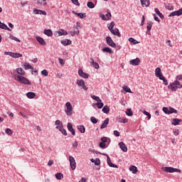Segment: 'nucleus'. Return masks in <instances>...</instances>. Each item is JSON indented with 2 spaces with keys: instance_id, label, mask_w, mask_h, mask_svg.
Listing matches in <instances>:
<instances>
[{
  "instance_id": "nucleus-1",
  "label": "nucleus",
  "mask_w": 182,
  "mask_h": 182,
  "mask_svg": "<svg viewBox=\"0 0 182 182\" xmlns=\"http://www.w3.org/2000/svg\"><path fill=\"white\" fill-rule=\"evenodd\" d=\"M172 92H176L177 89L182 88V75L176 76V80L168 86Z\"/></svg>"
},
{
  "instance_id": "nucleus-2",
  "label": "nucleus",
  "mask_w": 182,
  "mask_h": 182,
  "mask_svg": "<svg viewBox=\"0 0 182 182\" xmlns=\"http://www.w3.org/2000/svg\"><path fill=\"white\" fill-rule=\"evenodd\" d=\"M16 80L20 83H22L23 85H31V81H29L28 78L21 75H17Z\"/></svg>"
},
{
  "instance_id": "nucleus-3",
  "label": "nucleus",
  "mask_w": 182,
  "mask_h": 182,
  "mask_svg": "<svg viewBox=\"0 0 182 182\" xmlns=\"http://www.w3.org/2000/svg\"><path fill=\"white\" fill-rule=\"evenodd\" d=\"M166 173H181V170L173 167H164L162 168Z\"/></svg>"
},
{
  "instance_id": "nucleus-4",
  "label": "nucleus",
  "mask_w": 182,
  "mask_h": 182,
  "mask_svg": "<svg viewBox=\"0 0 182 182\" xmlns=\"http://www.w3.org/2000/svg\"><path fill=\"white\" fill-rule=\"evenodd\" d=\"M65 106L67 109L65 110L67 116H72V112H73V107H72V105L70 102L65 103Z\"/></svg>"
},
{
  "instance_id": "nucleus-5",
  "label": "nucleus",
  "mask_w": 182,
  "mask_h": 182,
  "mask_svg": "<svg viewBox=\"0 0 182 182\" xmlns=\"http://www.w3.org/2000/svg\"><path fill=\"white\" fill-rule=\"evenodd\" d=\"M69 161L71 169L76 170V161L75 160V158L72 156H69Z\"/></svg>"
},
{
  "instance_id": "nucleus-6",
  "label": "nucleus",
  "mask_w": 182,
  "mask_h": 182,
  "mask_svg": "<svg viewBox=\"0 0 182 182\" xmlns=\"http://www.w3.org/2000/svg\"><path fill=\"white\" fill-rule=\"evenodd\" d=\"M76 85H77V86H80V87H82L83 89V90H87V87H86V85L85 84V80H77Z\"/></svg>"
},
{
  "instance_id": "nucleus-7",
  "label": "nucleus",
  "mask_w": 182,
  "mask_h": 182,
  "mask_svg": "<svg viewBox=\"0 0 182 182\" xmlns=\"http://www.w3.org/2000/svg\"><path fill=\"white\" fill-rule=\"evenodd\" d=\"M106 42L107 45H109V46H111L112 48H116V43H114V42L112 39V37L107 36L106 38Z\"/></svg>"
},
{
  "instance_id": "nucleus-8",
  "label": "nucleus",
  "mask_w": 182,
  "mask_h": 182,
  "mask_svg": "<svg viewBox=\"0 0 182 182\" xmlns=\"http://www.w3.org/2000/svg\"><path fill=\"white\" fill-rule=\"evenodd\" d=\"M155 75L156 77H159V79H164V75L161 73V68H157L155 70Z\"/></svg>"
},
{
  "instance_id": "nucleus-9",
  "label": "nucleus",
  "mask_w": 182,
  "mask_h": 182,
  "mask_svg": "<svg viewBox=\"0 0 182 182\" xmlns=\"http://www.w3.org/2000/svg\"><path fill=\"white\" fill-rule=\"evenodd\" d=\"M67 127H68V129L69 130V132H70V133H72L73 136H75L76 132L75 131V129H73V125L72 124V123L68 122Z\"/></svg>"
},
{
  "instance_id": "nucleus-10",
  "label": "nucleus",
  "mask_w": 182,
  "mask_h": 182,
  "mask_svg": "<svg viewBox=\"0 0 182 182\" xmlns=\"http://www.w3.org/2000/svg\"><path fill=\"white\" fill-rule=\"evenodd\" d=\"M78 75L80 77H83L84 79H87L89 77V74L83 72L82 69L78 70Z\"/></svg>"
},
{
  "instance_id": "nucleus-11",
  "label": "nucleus",
  "mask_w": 182,
  "mask_h": 182,
  "mask_svg": "<svg viewBox=\"0 0 182 182\" xmlns=\"http://www.w3.org/2000/svg\"><path fill=\"white\" fill-rule=\"evenodd\" d=\"M130 65H132V66H139L140 63V58H136V59L131 60L129 61Z\"/></svg>"
},
{
  "instance_id": "nucleus-12",
  "label": "nucleus",
  "mask_w": 182,
  "mask_h": 182,
  "mask_svg": "<svg viewBox=\"0 0 182 182\" xmlns=\"http://www.w3.org/2000/svg\"><path fill=\"white\" fill-rule=\"evenodd\" d=\"M181 15H182V8L178 11H173L170 14L169 16H180Z\"/></svg>"
},
{
  "instance_id": "nucleus-13",
  "label": "nucleus",
  "mask_w": 182,
  "mask_h": 182,
  "mask_svg": "<svg viewBox=\"0 0 182 182\" xmlns=\"http://www.w3.org/2000/svg\"><path fill=\"white\" fill-rule=\"evenodd\" d=\"M33 14H35L36 15H44V16H46L47 14L46 11H43V10H39L37 9H33Z\"/></svg>"
},
{
  "instance_id": "nucleus-14",
  "label": "nucleus",
  "mask_w": 182,
  "mask_h": 182,
  "mask_svg": "<svg viewBox=\"0 0 182 182\" xmlns=\"http://www.w3.org/2000/svg\"><path fill=\"white\" fill-rule=\"evenodd\" d=\"M119 146L122 151H124V153H127V146H126V144H124V142H119Z\"/></svg>"
},
{
  "instance_id": "nucleus-15",
  "label": "nucleus",
  "mask_w": 182,
  "mask_h": 182,
  "mask_svg": "<svg viewBox=\"0 0 182 182\" xmlns=\"http://www.w3.org/2000/svg\"><path fill=\"white\" fill-rule=\"evenodd\" d=\"M47 4L46 0H36L38 6H46Z\"/></svg>"
},
{
  "instance_id": "nucleus-16",
  "label": "nucleus",
  "mask_w": 182,
  "mask_h": 182,
  "mask_svg": "<svg viewBox=\"0 0 182 182\" xmlns=\"http://www.w3.org/2000/svg\"><path fill=\"white\" fill-rule=\"evenodd\" d=\"M110 32L112 33V35H115L116 36H118L120 38L122 36V34H120V32L119 31V28H114L110 31Z\"/></svg>"
},
{
  "instance_id": "nucleus-17",
  "label": "nucleus",
  "mask_w": 182,
  "mask_h": 182,
  "mask_svg": "<svg viewBox=\"0 0 182 182\" xmlns=\"http://www.w3.org/2000/svg\"><path fill=\"white\" fill-rule=\"evenodd\" d=\"M73 14H74V15H77V16H79L80 19H85V18H86V14L85 13H77L76 11H73Z\"/></svg>"
},
{
  "instance_id": "nucleus-18",
  "label": "nucleus",
  "mask_w": 182,
  "mask_h": 182,
  "mask_svg": "<svg viewBox=\"0 0 182 182\" xmlns=\"http://www.w3.org/2000/svg\"><path fill=\"white\" fill-rule=\"evenodd\" d=\"M171 122L173 126H177V125L180 124L181 119H179L177 118H173V119H171Z\"/></svg>"
},
{
  "instance_id": "nucleus-19",
  "label": "nucleus",
  "mask_w": 182,
  "mask_h": 182,
  "mask_svg": "<svg viewBox=\"0 0 182 182\" xmlns=\"http://www.w3.org/2000/svg\"><path fill=\"white\" fill-rule=\"evenodd\" d=\"M101 18L104 21H109V19H110V18H112V14L107 13L106 15H102Z\"/></svg>"
},
{
  "instance_id": "nucleus-20",
  "label": "nucleus",
  "mask_w": 182,
  "mask_h": 182,
  "mask_svg": "<svg viewBox=\"0 0 182 182\" xmlns=\"http://www.w3.org/2000/svg\"><path fill=\"white\" fill-rule=\"evenodd\" d=\"M36 40L38 42V43H40L41 45H43V46H45L46 45V41H45V40L43 38L36 37Z\"/></svg>"
},
{
  "instance_id": "nucleus-21",
  "label": "nucleus",
  "mask_w": 182,
  "mask_h": 182,
  "mask_svg": "<svg viewBox=\"0 0 182 182\" xmlns=\"http://www.w3.org/2000/svg\"><path fill=\"white\" fill-rule=\"evenodd\" d=\"M61 43L64 46H68V45H72V41L69 39L63 40L61 41Z\"/></svg>"
},
{
  "instance_id": "nucleus-22",
  "label": "nucleus",
  "mask_w": 182,
  "mask_h": 182,
  "mask_svg": "<svg viewBox=\"0 0 182 182\" xmlns=\"http://www.w3.org/2000/svg\"><path fill=\"white\" fill-rule=\"evenodd\" d=\"M141 4L142 6H150V0H141Z\"/></svg>"
},
{
  "instance_id": "nucleus-23",
  "label": "nucleus",
  "mask_w": 182,
  "mask_h": 182,
  "mask_svg": "<svg viewBox=\"0 0 182 182\" xmlns=\"http://www.w3.org/2000/svg\"><path fill=\"white\" fill-rule=\"evenodd\" d=\"M0 28H1V29H5V31H11V28H9V26H6V24L2 23L1 21H0Z\"/></svg>"
},
{
  "instance_id": "nucleus-24",
  "label": "nucleus",
  "mask_w": 182,
  "mask_h": 182,
  "mask_svg": "<svg viewBox=\"0 0 182 182\" xmlns=\"http://www.w3.org/2000/svg\"><path fill=\"white\" fill-rule=\"evenodd\" d=\"M43 33L44 35H46L47 36H50V37L53 36V33L50 29H45Z\"/></svg>"
},
{
  "instance_id": "nucleus-25",
  "label": "nucleus",
  "mask_w": 182,
  "mask_h": 182,
  "mask_svg": "<svg viewBox=\"0 0 182 182\" xmlns=\"http://www.w3.org/2000/svg\"><path fill=\"white\" fill-rule=\"evenodd\" d=\"M26 96L28 99H35V97H36V94H35V92H29L26 94Z\"/></svg>"
},
{
  "instance_id": "nucleus-26",
  "label": "nucleus",
  "mask_w": 182,
  "mask_h": 182,
  "mask_svg": "<svg viewBox=\"0 0 182 182\" xmlns=\"http://www.w3.org/2000/svg\"><path fill=\"white\" fill-rule=\"evenodd\" d=\"M55 124H56V129H58L59 130V129H60L61 127H63V123H62V122H60V120L57 119L55 121Z\"/></svg>"
},
{
  "instance_id": "nucleus-27",
  "label": "nucleus",
  "mask_w": 182,
  "mask_h": 182,
  "mask_svg": "<svg viewBox=\"0 0 182 182\" xmlns=\"http://www.w3.org/2000/svg\"><path fill=\"white\" fill-rule=\"evenodd\" d=\"M107 124H109V118L105 119L103 124L100 127V129H105V127H107Z\"/></svg>"
},
{
  "instance_id": "nucleus-28",
  "label": "nucleus",
  "mask_w": 182,
  "mask_h": 182,
  "mask_svg": "<svg viewBox=\"0 0 182 182\" xmlns=\"http://www.w3.org/2000/svg\"><path fill=\"white\" fill-rule=\"evenodd\" d=\"M90 61H91V63H92L93 68H95V69H99V68H100L99 63L95 62V60H93V58H90Z\"/></svg>"
},
{
  "instance_id": "nucleus-29",
  "label": "nucleus",
  "mask_w": 182,
  "mask_h": 182,
  "mask_svg": "<svg viewBox=\"0 0 182 182\" xmlns=\"http://www.w3.org/2000/svg\"><path fill=\"white\" fill-rule=\"evenodd\" d=\"M155 13L156 14V15H158L159 16V18H161V19H164V16L163 15V14H161V12H160V10H159V9L156 8L154 9Z\"/></svg>"
},
{
  "instance_id": "nucleus-30",
  "label": "nucleus",
  "mask_w": 182,
  "mask_h": 182,
  "mask_svg": "<svg viewBox=\"0 0 182 182\" xmlns=\"http://www.w3.org/2000/svg\"><path fill=\"white\" fill-rule=\"evenodd\" d=\"M117 122L118 123H127V122H129V119H127V118L126 117H119L117 119Z\"/></svg>"
},
{
  "instance_id": "nucleus-31",
  "label": "nucleus",
  "mask_w": 182,
  "mask_h": 182,
  "mask_svg": "<svg viewBox=\"0 0 182 182\" xmlns=\"http://www.w3.org/2000/svg\"><path fill=\"white\" fill-rule=\"evenodd\" d=\"M58 36H65L66 35H68V31L63 29H61L59 31H58Z\"/></svg>"
},
{
  "instance_id": "nucleus-32",
  "label": "nucleus",
  "mask_w": 182,
  "mask_h": 182,
  "mask_svg": "<svg viewBox=\"0 0 182 182\" xmlns=\"http://www.w3.org/2000/svg\"><path fill=\"white\" fill-rule=\"evenodd\" d=\"M129 171H131L133 174H136V173H137V171H139V170H137V167H136L134 166H131L129 167Z\"/></svg>"
},
{
  "instance_id": "nucleus-33",
  "label": "nucleus",
  "mask_w": 182,
  "mask_h": 182,
  "mask_svg": "<svg viewBox=\"0 0 182 182\" xmlns=\"http://www.w3.org/2000/svg\"><path fill=\"white\" fill-rule=\"evenodd\" d=\"M77 129L80 130V133H85L86 132V129L85 128V126L83 125H78L77 127Z\"/></svg>"
},
{
  "instance_id": "nucleus-34",
  "label": "nucleus",
  "mask_w": 182,
  "mask_h": 182,
  "mask_svg": "<svg viewBox=\"0 0 182 182\" xmlns=\"http://www.w3.org/2000/svg\"><path fill=\"white\" fill-rule=\"evenodd\" d=\"M102 112H103V113H105L106 114H108L109 112H110V108L109 107V106L105 105L102 108Z\"/></svg>"
},
{
  "instance_id": "nucleus-35",
  "label": "nucleus",
  "mask_w": 182,
  "mask_h": 182,
  "mask_svg": "<svg viewBox=\"0 0 182 182\" xmlns=\"http://www.w3.org/2000/svg\"><path fill=\"white\" fill-rule=\"evenodd\" d=\"M166 9H168V11H173L174 9V6L170 4H165Z\"/></svg>"
},
{
  "instance_id": "nucleus-36",
  "label": "nucleus",
  "mask_w": 182,
  "mask_h": 182,
  "mask_svg": "<svg viewBox=\"0 0 182 182\" xmlns=\"http://www.w3.org/2000/svg\"><path fill=\"white\" fill-rule=\"evenodd\" d=\"M16 72L17 73H18V75H21L22 76H23L25 75V71L23 70V69L19 68L16 69Z\"/></svg>"
},
{
  "instance_id": "nucleus-37",
  "label": "nucleus",
  "mask_w": 182,
  "mask_h": 182,
  "mask_svg": "<svg viewBox=\"0 0 182 182\" xmlns=\"http://www.w3.org/2000/svg\"><path fill=\"white\" fill-rule=\"evenodd\" d=\"M11 58H22V54L19 53H12Z\"/></svg>"
},
{
  "instance_id": "nucleus-38",
  "label": "nucleus",
  "mask_w": 182,
  "mask_h": 182,
  "mask_svg": "<svg viewBox=\"0 0 182 182\" xmlns=\"http://www.w3.org/2000/svg\"><path fill=\"white\" fill-rule=\"evenodd\" d=\"M24 69L26 70H28V69H33V67H32V65H31L29 63H24Z\"/></svg>"
},
{
  "instance_id": "nucleus-39",
  "label": "nucleus",
  "mask_w": 182,
  "mask_h": 182,
  "mask_svg": "<svg viewBox=\"0 0 182 182\" xmlns=\"http://www.w3.org/2000/svg\"><path fill=\"white\" fill-rule=\"evenodd\" d=\"M59 132L62 133L64 136H68V132H66V129H63V127H61V128H59Z\"/></svg>"
},
{
  "instance_id": "nucleus-40",
  "label": "nucleus",
  "mask_w": 182,
  "mask_h": 182,
  "mask_svg": "<svg viewBox=\"0 0 182 182\" xmlns=\"http://www.w3.org/2000/svg\"><path fill=\"white\" fill-rule=\"evenodd\" d=\"M129 41L131 42V43H132L133 45H137V43H139V41L133 38H129Z\"/></svg>"
},
{
  "instance_id": "nucleus-41",
  "label": "nucleus",
  "mask_w": 182,
  "mask_h": 182,
  "mask_svg": "<svg viewBox=\"0 0 182 182\" xmlns=\"http://www.w3.org/2000/svg\"><path fill=\"white\" fill-rule=\"evenodd\" d=\"M102 52H107V53H113V51L109 47L104 48Z\"/></svg>"
},
{
  "instance_id": "nucleus-42",
  "label": "nucleus",
  "mask_w": 182,
  "mask_h": 182,
  "mask_svg": "<svg viewBox=\"0 0 182 182\" xmlns=\"http://www.w3.org/2000/svg\"><path fill=\"white\" fill-rule=\"evenodd\" d=\"M123 90H124V92H127V93H133V92H132V90H130V88L127 86H124L122 87Z\"/></svg>"
},
{
  "instance_id": "nucleus-43",
  "label": "nucleus",
  "mask_w": 182,
  "mask_h": 182,
  "mask_svg": "<svg viewBox=\"0 0 182 182\" xmlns=\"http://www.w3.org/2000/svg\"><path fill=\"white\" fill-rule=\"evenodd\" d=\"M55 178H57V180H62V178H63V174L60 173H57L55 174Z\"/></svg>"
},
{
  "instance_id": "nucleus-44",
  "label": "nucleus",
  "mask_w": 182,
  "mask_h": 182,
  "mask_svg": "<svg viewBox=\"0 0 182 182\" xmlns=\"http://www.w3.org/2000/svg\"><path fill=\"white\" fill-rule=\"evenodd\" d=\"M91 97L92 99H93V100H96V102H102V100H100V97L96 95H92Z\"/></svg>"
},
{
  "instance_id": "nucleus-45",
  "label": "nucleus",
  "mask_w": 182,
  "mask_h": 182,
  "mask_svg": "<svg viewBox=\"0 0 182 182\" xmlns=\"http://www.w3.org/2000/svg\"><path fill=\"white\" fill-rule=\"evenodd\" d=\"M9 38H10V39H12V41H15L16 42H21V40H19V38L11 35V34H10Z\"/></svg>"
},
{
  "instance_id": "nucleus-46",
  "label": "nucleus",
  "mask_w": 182,
  "mask_h": 182,
  "mask_svg": "<svg viewBox=\"0 0 182 182\" xmlns=\"http://www.w3.org/2000/svg\"><path fill=\"white\" fill-rule=\"evenodd\" d=\"M126 114L127 116H133V111H132V109H127L126 112Z\"/></svg>"
},
{
  "instance_id": "nucleus-47",
  "label": "nucleus",
  "mask_w": 182,
  "mask_h": 182,
  "mask_svg": "<svg viewBox=\"0 0 182 182\" xmlns=\"http://www.w3.org/2000/svg\"><path fill=\"white\" fill-rule=\"evenodd\" d=\"M87 6H88V8H90L91 9L95 8V4H93V2L92 1H88Z\"/></svg>"
},
{
  "instance_id": "nucleus-48",
  "label": "nucleus",
  "mask_w": 182,
  "mask_h": 182,
  "mask_svg": "<svg viewBox=\"0 0 182 182\" xmlns=\"http://www.w3.org/2000/svg\"><path fill=\"white\" fill-rule=\"evenodd\" d=\"M141 112H142V113H144V114L147 116L149 120H150V119H151V114H150L149 112H148L146 111H141Z\"/></svg>"
},
{
  "instance_id": "nucleus-49",
  "label": "nucleus",
  "mask_w": 182,
  "mask_h": 182,
  "mask_svg": "<svg viewBox=\"0 0 182 182\" xmlns=\"http://www.w3.org/2000/svg\"><path fill=\"white\" fill-rule=\"evenodd\" d=\"M113 28H114V21H112L110 24L108 26L109 31H112Z\"/></svg>"
},
{
  "instance_id": "nucleus-50",
  "label": "nucleus",
  "mask_w": 182,
  "mask_h": 182,
  "mask_svg": "<svg viewBox=\"0 0 182 182\" xmlns=\"http://www.w3.org/2000/svg\"><path fill=\"white\" fill-rule=\"evenodd\" d=\"M153 26V23L152 22H149L147 23L146 29L147 31H151V27Z\"/></svg>"
},
{
  "instance_id": "nucleus-51",
  "label": "nucleus",
  "mask_w": 182,
  "mask_h": 182,
  "mask_svg": "<svg viewBox=\"0 0 182 182\" xmlns=\"http://www.w3.org/2000/svg\"><path fill=\"white\" fill-rule=\"evenodd\" d=\"M173 113H177V109L173 107H169V114H171Z\"/></svg>"
},
{
  "instance_id": "nucleus-52",
  "label": "nucleus",
  "mask_w": 182,
  "mask_h": 182,
  "mask_svg": "<svg viewBox=\"0 0 182 182\" xmlns=\"http://www.w3.org/2000/svg\"><path fill=\"white\" fill-rule=\"evenodd\" d=\"M92 123H93V124H96L98 122L97 119H96V117H92L90 119Z\"/></svg>"
},
{
  "instance_id": "nucleus-53",
  "label": "nucleus",
  "mask_w": 182,
  "mask_h": 182,
  "mask_svg": "<svg viewBox=\"0 0 182 182\" xmlns=\"http://www.w3.org/2000/svg\"><path fill=\"white\" fill-rule=\"evenodd\" d=\"M6 134H9V136H11V135H12V134H13L14 132H12V129H9V128H7V129H6Z\"/></svg>"
},
{
  "instance_id": "nucleus-54",
  "label": "nucleus",
  "mask_w": 182,
  "mask_h": 182,
  "mask_svg": "<svg viewBox=\"0 0 182 182\" xmlns=\"http://www.w3.org/2000/svg\"><path fill=\"white\" fill-rule=\"evenodd\" d=\"M163 112H164L166 113V114H170L169 108L164 107H163Z\"/></svg>"
},
{
  "instance_id": "nucleus-55",
  "label": "nucleus",
  "mask_w": 182,
  "mask_h": 182,
  "mask_svg": "<svg viewBox=\"0 0 182 182\" xmlns=\"http://www.w3.org/2000/svg\"><path fill=\"white\" fill-rule=\"evenodd\" d=\"M97 107H98V109H102V107H103L104 106V104L103 102H99L96 104Z\"/></svg>"
},
{
  "instance_id": "nucleus-56",
  "label": "nucleus",
  "mask_w": 182,
  "mask_h": 182,
  "mask_svg": "<svg viewBox=\"0 0 182 182\" xmlns=\"http://www.w3.org/2000/svg\"><path fill=\"white\" fill-rule=\"evenodd\" d=\"M71 36H75V35H79L80 31H70V32Z\"/></svg>"
},
{
  "instance_id": "nucleus-57",
  "label": "nucleus",
  "mask_w": 182,
  "mask_h": 182,
  "mask_svg": "<svg viewBox=\"0 0 182 182\" xmlns=\"http://www.w3.org/2000/svg\"><path fill=\"white\" fill-rule=\"evenodd\" d=\"M160 80H163L164 84L165 85V86H167L168 85V82L167 81V80L164 77V78H161Z\"/></svg>"
},
{
  "instance_id": "nucleus-58",
  "label": "nucleus",
  "mask_w": 182,
  "mask_h": 182,
  "mask_svg": "<svg viewBox=\"0 0 182 182\" xmlns=\"http://www.w3.org/2000/svg\"><path fill=\"white\" fill-rule=\"evenodd\" d=\"M94 163L95 166H100V159H96Z\"/></svg>"
},
{
  "instance_id": "nucleus-59",
  "label": "nucleus",
  "mask_w": 182,
  "mask_h": 182,
  "mask_svg": "<svg viewBox=\"0 0 182 182\" xmlns=\"http://www.w3.org/2000/svg\"><path fill=\"white\" fill-rule=\"evenodd\" d=\"M41 74L43 75V76H48V70H42Z\"/></svg>"
},
{
  "instance_id": "nucleus-60",
  "label": "nucleus",
  "mask_w": 182,
  "mask_h": 182,
  "mask_svg": "<svg viewBox=\"0 0 182 182\" xmlns=\"http://www.w3.org/2000/svg\"><path fill=\"white\" fill-rule=\"evenodd\" d=\"M114 135L116 136V137H119L120 136V132H119L117 130H115L114 131Z\"/></svg>"
},
{
  "instance_id": "nucleus-61",
  "label": "nucleus",
  "mask_w": 182,
  "mask_h": 182,
  "mask_svg": "<svg viewBox=\"0 0 182 182\" xmlns=\"http://www.w3.org/2000/svg\"><path fill=\"white\" fill-rule=\"evenodd\" d=\"M100 147H101V149H105L106 147V144H105V142H100Z\"/></svg>"
},
{
  "instance_id": "nucleus-62",
  "label": "nucleus",
  "mask_w": 182,
  "mask_h": 182,
  "mask_svg": "<svg viewBox=\"0 0 182 182\" xmlns=\"http://www.w3.org/2000/svg\"><path fill=\"white\" fill-rule=\"evenodd\" d=\"M174 136H178V129H175L173 131Z\"/></svg>"
},
{
  "instance_id": "nucleus-63",
  "label": "nucleus",
  "mask_w": 182,
  "mask_h": 182,
  "mask_svg": "<svg viewBox=\"0 0 182 182\" xmlns=\"http://www.w3.org/2000/svg\"><path fill=\"white\" fill-rule=\"evenodd\" d=\"M77 141H75L73 144V147L75 148V149H77Z\"/></svg>"
},
{
  "instance_id": "nucleus-64",
  "label": "nucleus",
  "mask_w": 182,
  "mask_h": 182,
  "mask_svg": "<svg viewBox=\"0 0 182 182\" xmlns=\"http://www.w3.org/2000/svg\"><path fill=\"white\" fill-rule=\"evenodd\" d=\"M87 180V178H82L79 182H86V181Z\"/></svg>"
}]
</instances>
